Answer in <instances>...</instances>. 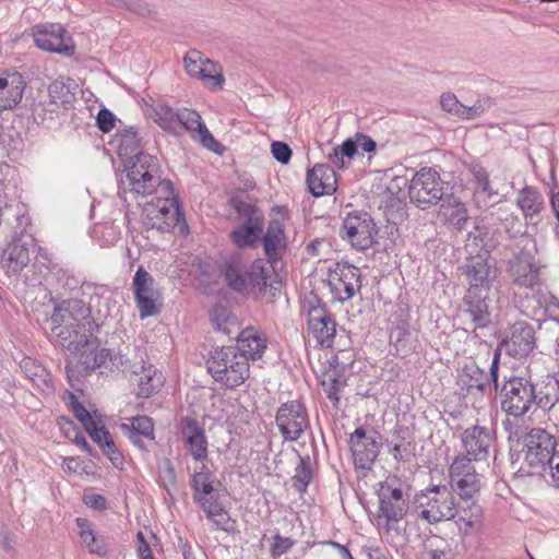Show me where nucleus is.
<instances>
[{
	"instance_id": "2",
	"label": "nucleus",
	"mask_w": 559,
	"mask_h": 559,
	"mask_svg": "<svg viewBox=\"0 0 559 559\" xmlns=\"http://www.w3.org/2000/svg\"><path fill=\"white\" fill-rule=\"evenodd\" d=\"M88 306L79 299H68L59 304L51 314V324L70 323L79 329L88 328L90 332L98 329L99 322L112 316L117 309L118 294L105 285H87Z\"/></svg>"
},
{
	"instance_id": "41",
	"label": "nucleus",
	"mask_w": 559,
	"mask_h": 559,
	"mask_svg": "<svg viewBox=\"0 0 559 559\" xmlns=\"http://www.w3.org/2000/svg\"><path fill=\"white\" fill-rule=\"evenodd\" d=\"M463 269L469 280V285L489 288L490 265L485 258L481 255L473 257Z\"/></svg>"
},
{
	"instance_id": "27",
	"label": "nucleus",
	"mask_w": 559,
	"mask_h": 559,
	"mask_svg": "<svg viewBox=\"0 0 559 559\" xmlns=\"http://www.w3.org/2000/svg\"><path fill=\"white\" fill-rule=\"evenodd\" d=\"M179 133L186 130L191 136L199 141L204 147L216 154L223 153V145L215 140L203 122L201 116L192 109L182 108L179 115Z\"/></svg>"
},
{
	"instance_id": "14",
	"label": "nucleus",
	"mask_w": 559,
	"mask_h": 559,
	"mask_svg": "<svg viewBox=\"0 0 559 559\" xmlns=\"http://www.w3.org/2000/svg\"><path fill=\"white\" fill-rule=\"evenodd\" d=\"M360 277V270L347 262H335L329 266L328 284L337 301H347L359 292Z\"/></svg>"
},
{
	"instance_id": "50",
	"label": "nucleus",
	"mask_w": 559,
	"mask_h": 559,
	"mask_svg": "<svg viewBox=\"0 0 559 559\" xmlns=\"http://www.w3.org/2000/svg\"><path fill=\"white\" fill-rule=\"evenodd\" d=\"M210 319L213 328L223 334L230 333V325L234 324V318L230 317L228 310L224 307L217 306L212 309Z\"/></svg>"
},
{
	"instance_id": "9",
	"label": "nucleus",
	"mask_w": 559,
	"mask_h": 559,
	"mask_svg": "<svg viewBox=\"0 0 559 559\" xmlns=\"http://www.w3.org/2000/svg\"><path fill=\"white\" fill-rule=\"evenodd\" d=\"M502 409L514 417L525 415L533 405L548 407L552 405L548 395L536 391L535 384L527 377H511L501 389Z\"/></svg>"
},
{
	"instance_id": "54",
	"label": "nucleus",
	"mask_w": 559,
	"mask_h": 559,
	"mask_svg": "<svg viewBox=\"0 0 559 559\" xmlns=\"http://www.w3.org/2000/svg\"><path fill=\"white\" fill-rule=\"evenodd\" d=\"M489 107V99L478 100L473 106L462 104L459 117L462 119H474L479 117Z\"/></svg>"
},
{
	"instance_id": "32",
	"label": "nucleus",
	"mask_w": 559,
	"mask_h": 559,
	"mask_svg": "<svg viewBox=\"0 0 559 559\" xmlns=\"http://www.w3.org/2000/svg\"><path fill=\"white\" fill-rule=\"evenodd\" d=\"M262 242L264 253L267 258L265 261L270 262L276 269L275 264L281 260L286 250L284 226L280 221H272L269 224Z\"/></svg>"
},
{
	"instance_id": "19",
	"label": "nucleus",
	"mask_w": 559,
	"mask_h": 559,
	"mask_svg": "<svg viewBox=\"0 0 559 559\" xmlns=\"http://www.w3.org/2000/svg\"><path fill=\"white\" fill-rule=\"evenodd\" d=\"M510 275L513 285L531 289L537 297L545 292L540 283L539 265L530 252L521 251L514 255L510 261Z\"/></svg>"
},
{
	"instance_id": "44",
	"label": "nucleus",
	"mask_w": 559,
	"mask_h": 559,
	"mask_svg": "<svg viewBox=\"0 0 559 559\" xmlns=\"http://www.w3.org/2000/svg\"><path fill=\"white\" fill-rule=\"evenodd\" d=\"M116 218L97 223L91 230V237L99 243L100 247L114 246L121 235L120 227L115 224Z\"/></svg>"
},
{
	"instance_id": "53",
	"label": "nucleus",
	"mask_w": 559,
	"mask_h": 559,
	"mask_svg": "<svg viewBox=\"0 0 559 559\" xmlns=\"http://www.w3.org/2000/svg\"><path fill=\"white\" fill-rule=\"evenodd\" d=\"M343 385L344 382L334 376H328V378L322 381V386L326 396L334 403L340 401L338 393Z\"/></svg>"
},
{
	"instance_id": "62",
	"label": "nucleus",
	"mask_w": 559,
	"mask_h": 559,
	"mask_svg": "<svg viewBox=\"0 0 559 559\" xmlns=\"http://www.w3.org/2000/svg\"><path fill=\"white\" fill-rule=\"evenodd\" d=\"M104 454L109 459L111 464L119 469L123 468L124 459L119 450H117L115 442L110 441L107 447L103 449Z\"/></svg>"
},
{
	"instance_id": "6",
	"label": "nucleus",
	"mask_w": 559,
	"mask_h": 559,
	"mask_svg": "<svg viewBox=\"0 0 559 559\" xmlns=\"http://www.w3.org/2000/svg\"><path fill=\"white\" fill-rule=\"evenodd\" d=\"M411 511L429 524L450 521L457 515L456 499L447 485H431L415 493Z\"/></svg>"
},
{
	"instance_id": "64",
	"label": "nucleus",
	"mask_w": 559,
	"mask_h": 559,
	"mask_svg": "<svg viewBox=\"0 0 559 559\" xmlns=\"http://www.w3.org/2000/svg\"><path fill=\"white\" fill-rule=\"evenodd\" d=\"M442 108L459 117L462 104L457 100L454 94H443L440 99Z\"/></svg>"
},
{
	"instance_id": "35",
	"label": "nucleus",
	"mask_w": 559,
	"mask_h": 559,
	"mask_svg": "<svg viewBox=\"0 0 559 559\" xmlns=\"http://www.w3.org/2000/svg\"><path fill=\"white\" fill-rule=\"evenodd\" d=\"M120 428L131 442L141 450L146 449L143 439L153 441L155 438L153 421L147 416L133 417L131 425L122 424Z\"/></svg>"
},
{
	"instance_id": "5",
	"label": "nucleus",
	"mask_w": 559,
	"mask_h": 559,
	"mask_svg": "<svg viewBox=\"0 0 559 559\" xmlns=\"http://www.w3.org/2000/svg\"><path fill=\"white\" fill-rule=\"evenodd\" d=\"M221 273L229 288L237 293L251 290L264 292L272 287L277 274L275 267L264 259H257L249 269L240 253L226 258L221 266Z\"/></svg>"
},
{
	"instance_id": "59",
	"label": "nucleus",
	"mask_w": 559,
	"mask_h": 559,
	"mask_svg": "<svg viewBox=\"0 0 559 559\" xmlns=\"http://www.w3.org/2000/svg\"><path fill=\"white\" fill-rule=\"evenodd\" d=\"M96 121L99 130L107 133L115 128L116 117L109 109L102 108L97 114Z\"/></svg>"
},
{
	"instance_id": "51",
	"label": "nucleus",
	"mask_w": 559,
	"mask_h": 559,
	"mask_svg": "<svg viewBox=\"0 0 559 559\" xmlns=\"http://www.w3.org/2000/svg\"><path fill=\"white\" fill-rule=\"evenodd\" d=\"M537 299L539 307L545 309L548 318L559 323V300L547 290L542 293Z\"/></svg>"
},
{
	"instance_id": "26",
	"label": "nucleus",
	"mask_w": 559,
	"mask_h": 559,
	"mask_svg": "<svg viewBox=\"0 0 559 559\" xmlns=\"http://www.w3.org/2000/svg\"><path fill=\"white\" fill-rule=\"evenodd\" d=\"M499 358L500 354L496 350L490 366V376L475 364H468L463 368L460 373V382L464 388H466L468 394L475 392V394L484 395L489 386V378H491L496 391L498 390Z\"/></svg>"
},
{
	"instance_id": "31",
	"label": "nucleus",
	"mask_w": 559,
	"mask_h": 559,
	"mask_svg": "<svg viewBox=\"0 0 559 559\" xmlns=\"http://www.w3.org/2000/svg\"><path fill=\"white\" fill-rule=\"evenodd\" d=\"M25 80L19 72L0 76V111L15 108L23 98Z\"/></svg>"
},
{
	"instance_id": "40",
	"label": "nucleus",
	"mask_w": 559,
	"mask_h": 559,
	"mask_svg": "<svg viewBox=\"0 0 559 559\" xmlns=\"http://www.w3.org/2000/svg\"><path fill=\"white\" fill-rule=\"evenodd\" d=\"M126 175H154L158 171L157 158L139 152L121 163Z\"/></svg>"
},
{
	"instance_id": "42",
	"label": "nucleus",
	"mask_w": 559,
	"mask_h": 559,
	"mask_svg": "<svg viewBox=\"0 0 559 559\" xmlns=\"http://www.w3.org/2000/svg\"><path fill=\"white\" fill-rule=\"evenodd\" d=\"M133 373L139 376V394L150 396L163 384V376L150 364L135 367Z\"/></svg>"
},
{
	"instance_id": "24",
	"label": "nucleus",
	"mask_w": 559,
	"mask_h": 559,
	"mask_svg": "<svg viewBox=\"0 0 559 559\" xmlns=\"http://www.w3.org/2000/svg\"><path fill=\"white\" fill-rule=\"evenodd\" d=\"M308 334L321 347H331L336 334V323L329 310L321 305L312 306L308 310Z\"/></svg>"
},
{
	"instance_id": "47",
	"label": "nucleus",
	"mask_w": 559,
	"mask_h": 559,
	"mask_svg": "<svg viewBox=\"0 0 559 559\" xmlns=\"http://www.w3.org/2000/svg\"><path fill=\"white\" fill-rule=\"evenodd\" d=\"M312 465L309 456H300L299 464L295 468V475L293 477L294 487L299 492H305L308 485L312 479Z\"/></svg>"
},
{
	"instance_id": "18",
	"label": "nucleus",
	"mask_w": 559,
	"mask_h": 559,
	"mask_svg": "<svg viewBox=\"0 0 559 559\" xmlns=\"http://www.w3.org/2000/svg\"><path fill=\"white\" fill-rule=\"evenodd\" d=\"M33 37L39 49L71 57L75 52L74 43L67 29L59 23H44L33 27Z\"/></svg>"
},
{
	"instance_id": "60",
	"label": "nucleus",
	"mask_w": 559,
	"mask_h": 559,
	"mask_svg": "<svg viewBox=\"0 0 559 559\" xmlns=\"http://www.w3.org/2000/svg\"><path fill=\"white\" fill-rule=\"evenodd\" d=\"M273 157L281 164H287L292 157L290 147L284 142H273L271 145Z\"/></svg>"
},
{
	"instance_id": "21",
	"label": "nucleus",
	"mask_w": 559,
	"mask_h": 559,
	"mask_svg": "<svg viewBox=\"0 0 559 559\" xmlns=\"http://www.w3.org/2000/svg\"><path fill=\"white\" fill-rule=\"evenodd\" d=\"M349 445L355 467L370 469L380 450L377 432L367 433L362 427H358L350 435Z\"/></svg>"
},
{
	"instance_id": "8",
	"label": "nucleus",
	"mask_w": 559,
	"mask_h": 559,
	"mask_svg": "<svg viewBox=\"0 0 559 559\" xmlns=\"http://www.w3.org/2000/svg\"><path fill=\"white\" fill-rule=\"evenodd\" d=\"M213 379L230 389L242 384L250 374L249 362L234 346L215 348L206 361Z\"/></svg>"
},
{
	"instance_id": "13",
	"label": "nucleus",
	"mask_w": 559,
	"mask_h": 559,
	"mask_svg": "<svg viewBox=\"0 0 559 559\" xmlns=\"http://www.w3.org/2000/svg\"><path fill=\"white\" fill-rule=\"evenodd\" d=\"M449 479L450 489L463 501L473 500L481 488V476L467 455L459 454L454 457L449 466Z\"/></svg>"
},
{
	"instance_id": "7",
	"label": "nucleus",
	"mask_w": 559,
	"mask_h": 559,
	"mask_svg": "<svg viewBox=\"0 0 559 559\" xmlns=\"http://www.w3.org/2000/svg\"><path fill=\"white\" fill-rule=\"evenodd\" d=\"M411 485L397 475H389L379 484V523L391 531L409 510Z\"/></svg>"
},
{
	"instance_id": "58",
	"label": "nucleus",
	"mask_w": 559,
	"mask_h": 559,
	"mask_svg": "<svg viewBox=\"0 0 559 559\" xmlns=\"http://www.w3.org/2000/svg\"><path fill=\"white\" fill-rule=\"evenodd\" d=\"M68 406L80 423L90 420L92 416L91 413L78 401L76 396L70 392L68 393Z\"/></svg>"
},
{
	"instance_id": "52",
	"label": "nucleus",
	"mask_w": 559,
	"mask_h": 559,
	"mask_svg": "<svg viewBox=\"0 0 559 559\" xmlns=\"http://www.w3.org/2000/svg\"><path fill=\"white\" fill-rule=\"evenodd\" d=\"M157 293L152 295H145L144 297H135L136 306L140 310V318L146 319L157 313L155 305Z\"/></svg>"
},
{
	"instance_id": "57",
	"label": "nucleus",
	"mask_w": 559,
	"mask_h": 559,
	"mask_svg": "<svg viewBox=\"0 0 559 559\" xmlns=\"http://www.w3.org/2000/svg\"><path fill=\"white\" fill-rule=\"evenodd\" d=\"M68 406L80 423L90 420L92 416L91 413L78 401L76 396L70 392L68 393Z\"/></svg>"
},
{
	"instance_id": "36",
	"label": "nucleus",
	"mask_w": 559,
	"mask_h": 559,
	"mask_svg": "<svg viewBox=\"0 0 559 559\" xmlns=\"http://www.w3.org/2000/svg\"><path fill=\"white\" fill-rule=\"evenodd\" d=\"M516 204L528 223H538L539 214L544 209V198L537 189L532 187L523 188L519 192Z\"/></svg>"
},
{
	"instance_id": "34",
	"label": "nucleus",
	"mask_w": 559,
	"mask_h": 559,
	"mask_svg": "<svg viewBox=\"0 0 559 559\" xmlns=\"http://www.w3.org/2000/svg\"><path fill=\"white\" fill-rule=\"evenodd\" d=\"M237 350L249 359L261 358L266 349V338L260 331L253 328L242 330L237 338Z\"/></svg>"
},
{
	"instance_id": "56",
	"label": "nucleus",
	"mask_w": 559,
	"mask_h": 559,
	"mask_svg": "<svg viewBox=\"0 0 559 559\" xmlns=\"http://www.w3.org/2000/svg\"><path fill=\"white\" fill-rule=\"evenodd\" d=\"M108 2L114 7L126 8L141 15L150 11L147 4L142 0H108Z\"/></svg>"
},
{
	"instance_id": "49",
	"label": "nucleus",
	"mask_w": 559,
	"mask_h": 559,
	"mask_svg": "<svg viewBox=\"0 0 559 559\" xmlns=\"http://www.w3.org/2000/svg\"><path fill=\"white\" fill-rule=\"evenodd\" d=\"M90 435L91 439L97 443L102 449L107 447V443L114 441L110 433L105 429L104 426L98 425L96 418L92 415L90 420H84L81 423Z\"/></svg>"
},
{
	"instance_id": "15",
	"label": "nucleus",
	"mask_w": 559,
	"mask_h": 559,
	"mask_svg": "<svg viewBox=\"0 0 559 559\" xmlns=\"http://www.w3.org/2000/svg\"><path fill=\"white\" fill-rule=\"evenodd\" d=\"M343 238L359 250H366L376 242L377 225L370 214L366 212L348 213L343 222Z\"/></svg>"
},
{
	"instance_id": "10",
	"label": "nucleus",
	"mask_w": 559,
	"mask_h": 559,
	"mask_svg": "<svg viewBox=\"0 0 559 559\" xmlns=\"http://www.w3.org/2000/svg\"><path fill=\"white\" fill-rule=\"evenodd\" d=\"M555 436L542 428L531 429L523 439V464L528 474H543L559 449Z\"/></svg>"
},
{
	"instance_id": "12",
	"label": "nucleus",
	"mask_w": 559,
	"mask_h": 559,
	"mask_svg": "<svg viewBox=\"0 0 559 559\" xmlns=\"http://www.w3.org/2000/svg\"><path fill=\"white\" fill-rule=\"evenodd\" d=\"M231 202L240 222L231 231V239L240 248L252 246L262 234L264 215L250 200L234 197Z\"/></svg>"
},
{
	"instance_id": "11",
	"label": "nucleus",
	"mask_w": 559,
	"mask_h": 559,
	"mask_svg": "<svg viewBox=\"0 0 559 559\" xmlns=\"http://www.w3.org/2000/svg\"><path fill=\"white\" fill-rule=\"evenodd\" d=\"M183 221L185 215L174 185L171 186L170 195L154 197L144 207L145 225L162 233L170 231Z\"/></svg>"
},
{
	"instance_id": "45",
	"label": "nucleus",
	"mask_w": 559,
	"mask_h": 559,
	"mask_svg": "<svg viewBox=\"0 0 559 559\" xmlns=\"http://www.w3.org/2000/svg\"><path fill=\"white\" fill-rule=\"evenodd\" d=\"M441 214L456 230H462L468 219L465 205L456 199L442 204Z\"/></svg>"
},
{
	"instance_id": "4",
	"label": "nucleus",
	"mask_w": 559,
	"mask_h": 559,
	"mask_svg": "<svg viewBox=\"0 0 559 559\" xmlns=\"http://www.w3.org/2000/svg\"><path fill=\"white\" fill-rule=\"evenodd\" d=\"M190 486L193 501L215 530L234 531L236 522L231 519L226 504V489L205 464L194 469Z\"/></svg>"
},
{
	"instance_id": "55",
	"label": "nucleus",
	"mask_w": 559,
	"mask_h": 559,
	"mask_svg": "<svg viewBox=\"0 0 559 559\" xmlns=\"http://www.w3.org/2000/svg\"><path fill=\"white\" fill-rule=\"evenodd\" d=\"M128 365V359L121 353L112 354L109 349H107L106 365L103 368L115 372V371H126Z\"/></svg>"
},
{
	"instance_id": "29",
	"label": "nucleus",
	"mask_w": 559,
	"mask_h": 559,
	"mask_svg": "<svg viewBox=\"0 0 559 559\" xmlns=\"http://www.w3.org/2000/svg\"><path fill=\"white\" fill-rule=\"evenodd\" d=\"M181 435L185 447L192 459L204 464L209 456L204 428L195 419L186 417L181 420Z\"/></svg>"
},
{
	"instance_id": "23",
	"label": "nucleus",
	"mask_w": 559,
	"mask_h": 559,
	"mask_svg": "<svg viewBox=\"0 0 559 559\" xmlns=\"http://www.w3.org/2000/svg\"><path fill=\"white\" fill-rule=\"evenodd\" d=\"M496 439L495 430L490 427L475 425L466 428L461 436L465 454L472 462L484 461L488 457L489 451Z\"/></svg>"
},
{
	"instance_id": "48",
	"label": "nucleus",
	"mask_w": 559,
	"mask_h": 559,
	"mask_svg": "<svg viewBox=\"0 0 559 559\" xmlns=\"http://www.w3.org/2000/svg\"><path fill=\"white\" fill-rule=\"evenodd\" d=\"M154 280L143 266H139L132 282L134 297L156 294L154 289Z\"/></svg>"
},
{
	"instance_id": "43",
	"label": "nucleus",
	"mask_w": 559,
	"mask_h": 559,
	"mask_svg": "<svg viewBox=\"0 0 559 559\" xmlns=\"http://www.w3.org/2000/svg\"><path fill=\"white\" fill-rule=\"evenodd\" d=\"M74 82L70 78L59 76L48 87L49 97L55 105H68L74 98Z\"/></svg>"
},
{
	"instance_id": "63",
	"label": "nucleus",
	"mask_w": 559,
	"mask_h": 559,
	"mask_svg": "<svg viewBox=\"0 0 559 559\" xmlns=\"http://www.w3.org/2000/svg\"><path fill=\"white\" fill-rule=\"evenodd\" d=\"M390 453L399 462L408 461L412 454L411 443H394L390 449Z\"/></svg>"
},
{
	"instance_id": "20",
	"label": "nucleus",
	"mask_w": 559,
	"mask_h": 559,
	"mask_svg": "<svg viewBox=\"0 0 559 559\" xmlns=\"http://www.w3.org/2000/svg\"><path fill=\"white\" fill-rule=\"evenodd\" d=\"M504 352L514 358L527 357L535 348V330L527 321L513 323L501 342Z\"/></svg>"
},
{
	"instance_id": "1",
	"label": "nucleus",
	"mask_w": 559,
	"mask_h": 559,
	"mask_svg": "<svg viewBox=\"0 0 559 559\" xmlns=\"http://www.w3.org/2000/svg\"><path fill=\"white\" fill-rule=\"evenodd\" d=\"M52 331L57 344L78 356L75 361L67 364L66 373L71 388L79 390L84 376L106 365L107 348L102 347L88 328L79 329L68 322L62 325L52 324Z\"/></svg>"
},
{
	"instance_id": "22",
	"label": "nucleus",
	"mask_w": 559,
	"mask_h": 559,
	"mask_svg": "<svg viewBox=\"0 0 559 559\" xmlns=\"http://www.w3.org/2000/svg\"><path fill=\"white\" fill-rule=\"evenodd\" d=\"M173 182L162 177H120L119 194L130 193L133 197L170 195Z\"/></svg>"
},
{
	"instance_id": "16",
	"label": "nucleus",
	"mask_w": 559,
	"mask_h": 559,
	"mask_svg": "<svg viewBox=\"0 0 559 559\" xmlns=\"http://www.w3.org/2000/svg\"><path fill=\"white\" fill-rule=\"evenodd\" d=\"M35 239L31 235L13 237L0 250V269L8 275L20 274L31 261V249Z\"/></svg>"
},
{
	"instance_id": "30",
	"label": "nucleus",
	"mask_w": 559,
	"mask_h": 559,
	"mask_svg": "<svg viewBox=\"0 0 559 559\" xmlns=\"http://www.w3.org/2000/svg\"><path fill=\"white\" fill-rule=\"evenodd\" d=\"M488 287L469 285L463 300L466 312L475 323V328H485L490 323V313L488 310Z\"/></svg>"
},
{
	"instance_id": "46",
	"label": "nucleus",
	"mask_w": 559,
	"mask_h": 559,
	"mask_svg": "<svg viewBox=\"0 0 559 559\" xmlns=\"http://www.w3.org/2000/svg\"><path fill=\"white\" fill-rule=\"evenodd\" d=\"M309 191L314 197L331 195L337 189V177H306Z\"/></svg>"
},
{
	"instance_id": "61",
	"label": "nucleus",
	"mask_w": 559,
	"mask_h": 559,
	"mask_svg": "<svg viewBox=\"0 0 559 559\" xmlns=\"http://www.w3.org/2000/svg\"><path fill=\"white\" fill-rule=\"evenodd\" d=\"M293 546L294 542L292 538L276 535L272 545V555L275 558L281 557L288 552Z\"/></svg>"
},
{
	"instance_id": "28",
	"label": "nucleus",
	"mask_w": 559,
	"mask_h": 559,
	"mask_svg": "<svg viewBox=\"0 0 559 559\" xmlns=\"http://www.w3.org/2000/svg\"><path fill=\"white\" fill-rule=\"evenodd\" d=\"M358 148L364 153H373L377 150V143L369 135L357 132L352 138H347L342 144L334 147L333 153L330 154L332 164L341 170L347 168L345 158L352 159L358 154Z\"/></svg>"
},
{
	"instance_id": "33",
	"label": "nucleus",
	"mask_w": 559,
	"mask_h": 559,
	"mask_svg": "<svg viewBox=\"0 0 559 559\" xmlns=\"http://www.w3.org/2000/svg\"><path fill=\"white\" fill-rule=\"evenodd\" d=\"M467 504L457 509L456 525L462 536H469L481 532L484 527V510L477 502L469 500Z\"/></svg>"
},
{
	"instance_id": "37",
	"label": "nucleus",
	"mask_w": 559,
	"mask_h": 559,
	"mask_svg": "<svg viewBox=\"0 0 559 559\" xmlns=\"http://www.w3.org/2000/svg\"><path fill=\"white\" fill-rule=\"evenodd\" d=\"M75 523L79 528L81 545L85 547L90 554L102 557L106 556L109 550L107 539L102 535H96L86 519L76 518Z\"/></svg>"
},
{
	"instance_id": "17",
	"label": "nucleus",
	"mask_w": 559,
	"mask_h": 559,
	"mask_svg": "<svg viewBox=\"0 0 559 559\" xmlns=\"http://www.w3.org/2000/svg\"><path fill=\"white\" fill-rule=\"evenodd\" d=\"M275 423L285 440L296 441L309 426L308 412L299 401H289L278 407Z\"/></svg>"
},
{
	"instance_id": "25",
	"label": "nucleus",
	"mask_w": 559,
	"mask_h": 559,
	"mask_svg": "<svg viewBox=\"0 0 559 559\" xmlns=\"http://www.w3.org/2000/svg\"><path fill=\"white\" fill-rule=\"evenodd\" d=\"M185 69L189 76L203 81L212 87H222L223 74L217 70L216 63L205 58L199 50H189L183 58Z\"/></svg>"
},
{
	"instance_id": "3",
	"label": "nucleus",
	"mask_w": 559,
	"mask_h": 559,
	"mask_svg": "<svg viewBox=\"0 0 559 559\" xmlns=\"http://www.w3.org/2000/svg\"><path fill=\"white\" fill-rule=\"evenodd\" d=\"M402 186H408V195L413 203L425 209L444 195V183L441 177H412L409 183L407 177H392L386 186V192L392 195L384 205V215L388 223L399 224L406 216Z\"/></svg>"
},
{
	"instance_id": "39",
	"label": "nucleus",
	"mask_w": 559,
	"mask_h": 559,
	"mask_svg": "<svg viewBox=\"0 0 559 559\" xmlns=\"http://www.w3.org/2000/svg\"><path fill=\"white\" fill-rule=\"evenodd\" d=\"M111 144L116 147L121 163L126 162V159L131 157L133 154H138L140 152V139L132 127L119 130Z\"/></svg>"
},
{
	"instance_id": "38",
	"label": "nucleus",
	"mask_w": 559,
	"mask_h": 559,
	"mask_svg": "<svg viewBox=\"0 0 559 559\" xmlns=\"http://www.w3.org/2000/svg\"><path fill=\"white\" fill-rule=\"evenodd\" d=\"M180 109H175L165 103H155L151 107L150 116L163 130L179 134Z\"/></svg>"
}]
</instances>
